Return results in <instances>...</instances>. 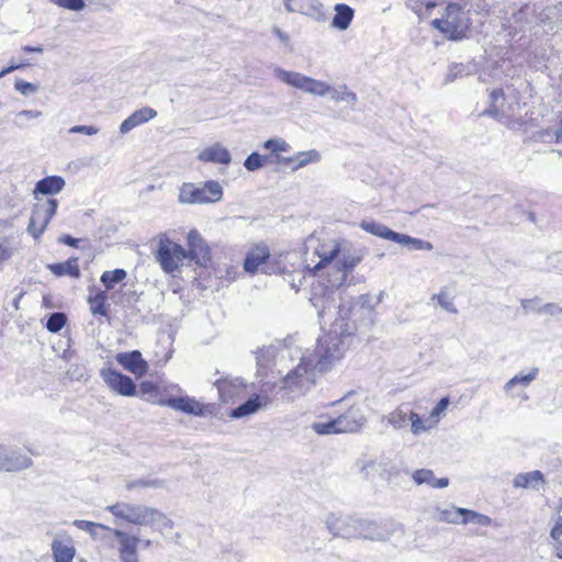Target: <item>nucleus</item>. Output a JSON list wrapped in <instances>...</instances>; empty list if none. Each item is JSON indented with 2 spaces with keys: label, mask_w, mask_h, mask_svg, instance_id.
Returning <instances> with one entry per match:
<instances>
[{
  "label": "nucleus",
  "mask_w": 562,
  "mask_h": 562,
  "mask_svg": "<svg viewBox=\"0 0 562 562\" xmlns=\"http://www.w3.org/2000/svg\"><path fill=\"white\" fill-rule=\"evenodd\" d=\"M362 260V254L360 250L346 251L342 250L341 257L336 261V268L338 273L341 274L339 283H331L330 288L339 289L345 282L347 273L352 270Z\"/></svg>",
  "instance_id": "nucleus-21"
},
{
  "label": "nucleus",
  "mask_w": 562,
  "mask_h": 562,
  "mask_svg": "<svg viewBox=\"0 0 562 562\" xmlns=\"http://www.w3.org/2000/svg\"><path fill=\"white\" fill-rule=\"evenodd\" d=\"M263 148L272 153L288 151L290 145L282 138H269L263 143Z\"/></svg>",
  "instance_id": "nucleus-52"
},
{
  "label": "nucleus",
  "mask_w": 562,
  "mask_h": 562,
  "mask_svg": "<svg viewBox=\"0 0 562 562\" xmlns=\"http://www.w3.org/2000/svg\"><path fill=\"white\" fill-rule=\"evenodd\" d=\"M156 258L159 261L162 270L167 273L175 272L179 267L175 258V255L170 248L169 239H161L159 241Z\"/></svg>",
  "instance_id": "nucleus-29"
},
{
  "label": "nucleus",
  "mask_w": 562,
  "mask_h": 562,
  "mask_svg": "<svg viewBox=\"0 0 562 562\" xmlns=\"http://www.w3.org/2000/svg\"><path fill=\"white\" fill-rule=\"evenodd\" d=\"M295 12L311 16L318 22H323L327 18L324 11V7L318 0L302 1L301 4L296 7Z\"/></svg>",
  "instance_id": "nucleus-33"
},
{
  "label": "nucleus",
  "mask_w": 562,
  "mask_h": 562,
  "mask_svg": "<svg viewBox=\"0 0 562 562\" xmlns=\"http://www.w3.org/2000/svg\"><path fill=\"white\" fill-rule=\"evenodd\" d=\"M449 404L450 398L448 396L441 397L436 404V406L432 408L431 416H439L440 414H442L447 409Z\"/></svg>",
  "instance_id": "nucleus-61"
},
{
  "label": "nucleus",
  "mask_w": 562,
  "mask_h": 562,
  "mask_svg": "<svg viewBox=\"0 0 562 562\" xmlns=\"http://www.w3.org/2000/svg\"><path fill=\"white\" fill-rule=\"evenodd\" d=\"M406 5L420 16L424 9L426 12H430L436 7V2L431 0H406Z\"/></svg>",
  "instance_id": "nucleus-48"
},
{
  "label": "nucleus",
  "mask_w": 562,
  "mask_h": 562,
  "mask_svg": "<svg viewBox=\"0 0 562 562\" xmlns=\"http://www.w3.org/2000/svg\"><path fill=\"white\" fill-rule=\"evenodd\" d=\"M266 159L267 158L265 156L260 155L257 151H254L250 155H248L247 158L245 159L244 167L248 171H256L263 167Z\"/></svg>",
  "instance_id": "nucleus-49"
},
{
  "label": "nucleus",
  "mask_w": 562,
  "mask_h": 562,
  "mask_svg": "<svg viewBox=\"0 0 562 562\" xmlns=\"http://www.w3.org/2000/svg\"><path fill=\"white\" fill-rule=\"evenodd\" d=\"M99 130L93 125H75L69 128V133L71 134H85V135H95Z\"/></svg>",
  "instance_id": "nucleus-59"
},
{
  "label": "nucleus",
  "mask_w": 562,
  "mask_h": 562,
  "mask_svg": "<svg viewBox=\"0 0 562 562\" xmlns=\"http://www.w3.org/2000/svg\"><path fill=\"white\" fill-rule=\"evenodd\" d=\"M65 184L66 182L63 177L47 176L36 182L33 194L35 199H40L38 194L54 195L59 193L64 189Z\"/></svg>",
  "instance_id": "nucleus-26"
},
{
  "label": "nucleus",
  "mask_w": 562,
  "mask_h": 562,
  "mask_svg": "<svg viewBox=\"0 0 562 562\" xmlns=\"http://www.w3.org/2000/svg\"><path fill=\"white\" fill-rule=\"evenodd\" d=\"M408 419L411 420V429L414 435H420L431 427L430 425H425L422 417L415 412H409Z\"/></svg>",
  "instance_id": "nucleus-51"
},
{
  "label": "nucleus",
  "mask_w": 562,
  "mask_h": 562,
  "mask_svg": "<svg viewBox=\"0 0 562 562\" xmlns=\"http://www.w3.org/2000/svg\"><path fill=\"white\" fill-rule=\"evenodd\" d=\"M222 198L223 188L215 180L205 181L202 186L184 183L179 194V201L187 204L215 203Z\"/></svg>",
  "instance_id": "nucleus-6"
},
{
  "label": "nucleus",
  "mask_w": 562,
  "mask_h": 562,
  "mask_svg": "<svg viewBox=\"0 0 562 562\" xmlns=\"http://www.w3.org/2000/svg\"><path fill=\"white\" fill-rule=\"evenodd\" d=\"M374 464H375V462L373 460H364V459L359 460L358 467H359L360 474H362L364 477H368L369 469L373 468Z\"/></svg>",
  "instance_id": "nucleus-62"
},
{
  "label": "nucleus",
  "mask_w": 562,
  "mask_h": 562,
  "mask_svg": "<svg viewBox=\"0 0 562 562\" xmlns=\"http://www.w3.org/2000/svg\"><path fill=\"white\" fill-rule=\"evenodd\" d=\"M36 200V203L32 206L26 232L35 240H38L46 231L50 220L55 216L59 203L55 198Z\"/></svg>",
  "instance_id": "nucleus-8"
},
{
  "label": "nucleus",
  "mask_w": 562,
  "mask_h": 562,
  "mask_svg": "<svg viewBox=\"0 0 562 562\" xmlns=\"http://www.w3.org/2000/svg\"><path fill=\"white\" fill-rule=\"evenodd\" d=\"M100 375L106 383V385L117 394L122 396L136 395V384L128 375H125L122 372L112 368L101 369Z\"/></svg>",
  "instance_id": "nucleus-11"
},
{
  "label": "nucleus",
  "mask_w": 562,
  "mask_h": 562,
  "mask_svg": "<svg viewBox=\"0 0 562 562\" xmlns=\"http://www.w3.org/2000/svg\"><path fill=\"white\" fill-rule=\"evenodd\" d=\"M217 389L220 400L223 403H228L244 395L246 384L243 379L238 376H223L214 382Z\"/></svg>",
  "instance_id": "nucleus-14"
},
{
  "label": "nucleus",
  "mask_w": 562,
  "mask_h": 562,
  "mask_svg": "<svg viewBox=\"0 0 562 562\" xmlns=\"http://www.w3.org/2000/svg\"><path fill=\"white\" fill-rule=\"evenodd\" d=\"M546 485V479L541 471L533 470L530 472L518 473L513 479V486L516 488H527L532 491H540Z\"/></svg>",
  "instance_id": "nucleus-22"
},
{
  "label": "nucleus",
  "mask_w": 562,
  "mask_h": 562,
  "mask_svg": "<svg viewBox=\"0 0 562 562\" xmlns=\"http://www.w3.org/2000/svg\"><path fill=\"white\" fill-rule=\"evenodd\" d=\"M350 336L346 330L338 334L336 330L323 335L317 339L316 348L301 357L300 363L283 378V389L299 396L307 392L316 382L319 374L331 368L335 361L342 358L346 345L344 336Z\"/></svg>",
  "instance_id": "nucleus-1"
},
{
  "label": "nucleus",
  "mask_w": 562,
  "mask_h": 562,
  "mask_svg": "<svg viewBox=\"0 0 562 562\" xmlns=\"http://www.w3.org/2000/svg\"><path fill=\"white\" fill-rule=\"evenodd\" d=\"M161 406H167L173 408L176 411L194 415V416H204L205 407L202 403L196 401L193 397L189 396H170L167 398H162L159 401Z\"/></svg>",
  "instance_id": "nucleus-16"
},
{
  "label": "nucleus",
  "mask_w": 562,
  "mask_h": 562,
  "mask_svg": "<svg viewBox=\"0 0 562 562\" xmlns=\"http://www.w3.org/2000/svg\"><path fill=\"white\" fill-rule=\"evenodd\" d=\"M379 467L381 469L380 476L389 483H392L393 479L400 475L401 470L390 460L382 459L379 462Z\"/></svg>",
  "instance_id": "nucleus-43"
},
{
  "label": "nucleus",
  "mask_w": 562,
  "mask_h": 562,
  "mask_svg": "<svg viewBox=\"0 0 562 562\" xmlns=\"http://www.w3.org/2000/svg\"><path fill=\"white\" fill-rule=\"evenodd\" d=\"M33 461L19 449L0 445V471L15 472L30 468Z\"/></svg>",
  "instance_id": "nucleus-12"
},
{
  "label": "nucleus",
  "mask_w": 562,
  "mask_h": 562,
  "mask_svg": "<svg viewBox=\"0 0 562 562\" xmlns=\"http://www.w3.org/2000/svg\"><path fill=\"white\" fill-rule=\"evenodd\" d=\"M305 247L306 249L313 247L314 256L319 258L318 262L313 268H310L313 272L321 270L327 263L331 262L340 252V247L337 243L333 241L330 245H319L313 236L306 240Z\"/></svg>",
  "instance_id": "nucleus-18"
},
{
  "label": "nucleus",
  "mask_w": 562,
  "mask_h": 562,
  "mask_svg": "<svg viewBox=\"0 0 562 562\" xmlns=\"http://www.w3.org/2000/svg\"><path fill=\"white\" fill-rule=\"evenodd\" d=\"M381 296L382 293L379 295L375 302H372L373 299L370 294H362L358 297L357 303L349 308V312L352 313V311L359 306V308L364 310L368 313H371L374 305L381 302Z\"/></svg>",
  "instance_id": "nucleus-46"
},
{
  "label": "nucleus",
  "mask_w": 562,
  "mask_h": 562,
  "mask_svg": "<svg viewBox=\"0 0 562 562\" xmlns=\"http://www.w3.org/2000/svg\"><path fill=\"white\" fill-rule=\"evenodd\" d=\"M136 487H153L160 488L164 487V481L158 479H139L127 483L126 488L128 491Z\"/></svg>",
  "instance_id": "nucleus-50"
},
{
  "label": "nucleus",
  "mask_w": 562,
  "mask_h": 562,
  "mask_svg": "<svg viewBox=\"0 0 562 562\" xmlns=\"http://www.w3.org/2000/svg\"><path fill=\"white\" fill-rule=\"evenodd\" d=\"M294 159L295 165L292 167V169L295 171L307 166L308 164L318 162L321 160V154L316 149L299 151L294 155Z\"/></svg>",
  "instance_id": "nucleus-39"
},
{
  "label": "nucleus",
  "mask_w": 562,
  "mask_h": 562,
  "mask_svg": "<svg viewBox=\"0 0 562 562\" xmlns=\"http://www.w3.org/2000/svg\"><path fill=\"white\" fill-rule=\"evenodd\" d=\"M531 138L536 142L541 143H557L555 142V131L550 128L539 130L532 133Z\"/></svg>",
  "instance_id": "nucleus-54"
},
{
  "label": "nucleus",
  "mask_w": 562,
  "mask_h": 562,
  "mask_svg": "<svg viewBox=\"0 0 562 562\" xmlns=\"http://www.w3.org/2000/svg\"><path fill=\"white\" fill-rule=\"evenodd\" d=\"M364 422L366 419L360 408L355 406H351L347 412L336 418L339 434L356 432L363 426Z\"/></svg>",
  "instance_id": "nucleus-20"
},
{
  "label": "nucleus",
  "mask_w": 562,
  "mask_h": 562,
  "mask_svg": "<svg viewBox=\"0 0 562 562\" xmlns=\"http://www.w3.org/2000/svg\"><path fill=\"white\" fill-rule=\"evenodd\" d=\"M432 299H436L438 304L447 312L449 313H452V314H457L458 313V310L457 307L454 306L453 302L451 300H449L448 295L446 294V292L443 291H440L438 294H435L432 296Z\"/></svg>",
  "instance_id": "nucleus-56"
},
{
  "label": "nucleus",
  "mask_w": 562,
  "mask_h": 562,
  "mask_svg": "<svg viewBox=\"0 0 562 562\" xmlns=\"http://www.w3.org/2000/svg\"><path fill=\"white\" fill-rule=\"evenodd\" d=\"M263 405L262 398L258 395L249 397L246 402L233 408L229 416L238 419L257 413Z\"/></svg>",
  "instance_id": "nucleus-32"
},
{
  "label": "nucleus",
  "mask_w": 562,
  "mask_h": 562,
  "mask_svg": "<svg viewBox=\"0 0 562 562\" xmlns=\"http://www.w3.org/2000/svg\"><path fill=\"white\" fill-rule=\"evenodd\" d=\"M540 314L557 315L562 313V306L554 303H548L537 310Z\"/></svg>",
  "instance_id": "nucleus-60"
},
{
  "label": "nucleus",
  "mask_w": 562,
  "mask_h": 562,
  "mask_svg": "<svg viewBox=\"0 0 562 562\" xmlns=\"http://www.w3.org/2000/svg\"><path fill=\"white\" fill-rule=\"evenodd\" d=\"M464 510L465 508L461 507H451V508H443L437 509V516L436 519L442 522L448 524H462V518L464 517Z\"/></svg>",
  "instance_id": "nucleus-37"
},
{
  "label": "nucleus",
  "mask_w": 562,
  "mask_h": 562,
  "mask_svg": "<svg viewBox=\"0 0 562 562\" xmlns=\"http://www.w3.org/2000/svg\"><path fill=\"white\" fill-rule=\"evenodd\" d=\"M170 248L175 255V258L177 260V263L179 265L180 261L189 258V250H186L180 244L173 243L170 240Z\"/></svg>",
  "instance_id": "nucleus-58"
},
{
  "label": "nucleus",
  "mask_w": 562,
  "mask_h": 562,
  "mask_svg": "<svg viewBox=\"0 0 562 562\" xmlns=\"http://www.w3.org/2000/svg\"><path fill=\"white\" fill-rule=\"evenodd\" d=\"M126 276L127 273L124 269L116 268L114 270L104 271L100 277V281L105 290L109 291L114 289L117 283L122 282Z\"/></svg>",
  "instance_id": "nucleus-36"
},
{
  "label": "nucleus",
  "mask_w": 562,
  "mask_h": 562,
  "mask_svg": "<svg viewBox=\"0 0 562 562\" xmlns=\"http://www.w3.org/2000/svg\"><path fill=\"white\" fill-rule=\"evenodd\" d=\"M54 4L70 10V11H82L86 7V0H50Z\"/></svg>",
  "instance_id": "nucleus-53"
},
{
  "label": "nucleus",
  "mask_w": 562,
  "mask_h": 562,
  "mask_svg": "<svg viewBox=\"0 0 562 562\" xmlns=\"http://www.w3.org/2000/svg\"><path fill=\"white\" fill-rule=\"evenodd\" d=\"M407 416L409 417V413L407 411H404L402 407H398L397 409L389 414L387 422L395 429H401L406 426Z\"/></svg>",
  "instance_id": "nucleus-45"
},
{
  "label": "nucleus",
  "mask_w": 562,
  "mask_h": 562,
  "mask_svg": "<svg viewBox=\"0 0 562 562\" xmlns=\"http://www.w3.org/2000/svg\"><path fill=\"white\" fill-rule=\"evenodd\" d=\"M412 479L417 485L427 484L435 488H443L449 485L448 477L436 479L434 471L429 469H418L414 471Z\"/></svg>",
  "instance_id": "nucleus-31"
},
{
  "label": "nucleus",
  "mask_w": 562,
  "mask_h": 562,
  "mask_svg": "<svg viewBox=\"0 0 562 562\" xmlns=\"http://www.w3.org/2000/svg\"><path fill=\"white\" fill-rule=\"evenodd\" d=\"M468 18L458 3L450 2L447 4L445 14L441 19H435L431 24L439 30L449 40H460L464 36L468 29Z\"/></svg>",
  "instance_id": "nucleus-5"
},
{
  "label": "nucleus",
  "mask_w": 562,
  "mask_h": 562,
  "mask_svg": "<svg viewBox=\"0 0 562 562\" xmlns=\"http://www.w3.org/2000/svg\"><path fill=\"white\" fill-rule=\"evenodd\" d=\"M14 88L24 97H29L38 90V87L36 85L27 82L23 79H16Z\"/></svg>",
  "instance_id": "nucleus-55"
},
{
  "label": "nucleus",
  "mask_w": 562,
  "mask_h": 562,
  "mask_svg": "<svg viewBox=\"0 0 562 562\" xmlns=\"http://www.w3.org/2000/svg\"><path fill=\"white\" fill-rule=\"evenodd\" d=\"M462 524H474L477 526L487 527L492 525V518L486 515L465 508L464 517L462 518Z\"/></svg>",
  "instance_id": "nucleus-41"
},
{
  "label": "nucleus",
  "mask_w": 562,
  "mask_h": 562,
  "mask_svg": "<svg viewBox=\"0 0 562 562\" xmlns=\"http://www.w3.org/2000/svg\"><path fill=\"white\" fill-rule=\"evenodd\" d=\"M475 72V65L473 63H452L449 66L448 72L445 78V83H450L459 78L471 76Z\"/></svg>",
  "instance_id": "nucleus-34"
},
{
  "label": "nucleus",
  "mask_w": 562,
  "mask_h": 562,
  "mask_svg": "<svg viewBox=\"0 0 562 562\" xmlns=\"http://www.w3.org/2000/svg\"><path fill=\"white\" fill-rule=\"evenodd\" d=\"M538 373L539 369L537 367L531 368L526 374L520 372L506 382L504 390L509 391L516 385H522L526 387L537 378Z\"/></svg>",
  "instance_id": "nucleus-38"
},
{
  "label": "nucleus",
  "mask_w": 562,
  "mask_h": 562,
  "mask_svg": "<svg viewBox=\"0 0 562 562\" xmlns=\"http://www.w3.org/2000/svg\"><path fill=\"white\" fill-rule=\"evenodd\" d=\"M490 98L491 104L483 111V115L492 116L516 132L527 133L538 126L532 117V112L526 111L524 115L521 114L525 104H521L516 97L505 99L502 89H494Z\"/></svg>",
  "instance_id": "nucleus-2"
},
{
  "label": "nucleus",
  "mask_w": 562,
  "mask_h": 562,
  "mask_svg": "<svg viewBox=\"0 0 562 562\" xmlns=\"http://www.w3.org/2000/svg\"><path fill=\"white\" fill-rule=\"evenodd\" d=\"M42 116H43V113L38 110H22L16 113L13 124L18 128L23 130V128L27 127L26 121L40 119Z\"/></svg>",
  "instance_id": "nucleus-44"
},
{
  "label": "nucleus",
  "mask_w": 562,
  "mask_h": 562,
  "mask_svg": "<svg viewBox=\"0 0 562 562\" xmlns=\"http://www.w3.org/2000/svg\"><path fill=\"white\" fill-rule=\"evenodd\" d=\"M46 268L58 278L67 276L79 279L81 277L78 257H70L63 262L48 263Z\"/></svg>",
  "instance_id": "nucleus-25"
},
{
  "label": "nucleus",
  "mask_w": 562,
  "mask_h": 562,
  "mask_svg": "<svg viewBox=\"0 0 562 562\" xmlns=\"http://www.w3.org/2000/svg\"><path fill=\"white\" fill-rule=\"evenodd\" d=\"M108 293L106 291L99 290L94 295L88 296V303L90 304V311L93 315H108Z\"/></svg>",
  "instance_id": "nucleus-35"
},
{
  "label": "nucleus",
  "mask_w": 562,
  "mask_h": 562,
  "mask_svg": "<svg viewBox=\"0 0 562 562\" xmlns=\"http://www.w3.org/2000/svg\"><path fill=\"white\" fill-rule=\"evenodd\" d=\"M198 159L203 162L229 165L232 156L227 148L222 146L220 143H215L212 146L202 149L198 154Z\"/></svg>",
  "instance_id": "nucleus-23"
},
{
  "label": "nucleus",
  "mask_w": 562,
  "mask_h": 562,
  "mask_svg": "<svg viewBox=\"0 0 562 562\" xmlns=\"http://www.w3.org/2000/svg\"><path fill=\"white\" fill-rule=\"evenodd\" d=\"M54 562H72L76 555V548L70 538L61 540L55 538L50 544Z\"/></svg>",
  "instance_id": "nucleus-27"
},
{
  "label": "nucleus",
  "mask_w": 562,
  "mask_h": 562,
  "mask_svg": "<svg viewBox=\"0 0 562 562\" xmlns=\"http://www.w3.org/2000/svg\"><path fill=\"white\" fill-rule=\"evenodd\" d=\"M111 532L119 542V555L122 562H139L137 554V546L140 538L130 535L120 529H112Z\"/></svg>",
  "instance_id": "nucleus-13"
},
{
  "label": "nucleus",
  "mask_w": 562,
  "mask_h": 562,
  "mask_svg": "<svg viewBox=\"0 0 562 562\" xmlns=\"http://www.w3.org/2000/svg\"><path fill=\"white\" fill-rule=\"evenodd\" d=\"M310 301L312 305L317 310V315L321 319L329 314L331 310L336 308L333 291H329L328 286H314Z\"/></svg>",
  "instance_id": "nucleus-19"
},
{
  "label": "nucleus",
  "mask_w": 562,
  "mask_h": 562,
  "mask_svg": "<svg viewBox=\"0 0 562 562\" xmlns=\"http://www.w3.org/2000/svg\"><path fill=\"white\" fill-rule=\"evenodd\" d=\"M67 323V317L65 313L54 312L48 315L46 321V329L49 333L56 334L63 329V327Z\"/></svg>",
  "instance_id": "nucleus-42"
},
{
  "label": "nucleus",
  "mask_w": 562,
  "mask_h": 562,
  "mask_svg": "<svg viewBox=\"0 0 562 562\" xmlns=\"http://www.w3.org/2000/svg\"><path fill=\"white\" fill-rule=\"evenodd\" d=\"M78 529L88 532L93 539L100 538L99 531L106 530L111 531L112 529L105 525L99 522H92L89 520L76 519L72 522Z\"/></svg>",
  "instance_id": "nucleus-40"
},
{
  "label": "nucleus",
  "mask_w": 562,
  "mask_h": 562,
  "mask_svg": "<svg viewBox=\"0 0 562 562\" xmlns=\"http://www.w3.org/2000/svg\"><path fill=\"white\" fill-rule=\"evenodd\" d=\"M116 362L136 378H142L148 371V363L139 350L119 352L115 356Z\"/></svg>",
  "instance_id": "nucleus-17"
},
{
  "label": "nucleus",
  "mask_w": 562,
  "mask_h": 562,
  "mask_svg": "<svg viewBox=\"0 0 562 562\" xmlns=\"http://www.w3.org/2000/svg\"><path fill=\"white\" fill-rule=\"evenodd\" d=\"M312 429L318 435L339 434L336 418L328 422H316L312 424Z\"/></svg>",
  "instance_id": "nucleus-47"
},
{
  "label": "nucleus",
  "mask_w": 562,
  "mask_h": 562,
  "mask_svg": "<svg viewBox=\"0 0 562 562\" xmlns=\"http://www.w3.org/2000/svg\"><path fill=\"white\" fill-rule=\"evenodd\" d=\"M188 247L190 259L195 263L206 267L211 261V250L207 243L196 229L188 234Z\"/></svg>",
  "instance_id": "nucleus-15"
},
{
  "label": "nucleus",
  "mask_w": 562,
  "mask_h": 562,
  "mask_svg": "<svg viewBox=\"0 0 562 562\" xmlns=\"http://www.w3.org/2000/svg\"><path fill=\"white\" fill-rule=\"evenodd\" d=\"M273 72L283 83L313 95L325 97L331 90V86L326 81L314 79L301 72L285 70L281 67H276Z\"/></svg>",
  "instance_id": "nucleus-7"
},
{
  "label": "nucleus",
  "mask_w": 562,
  "mask_h": 562,
  "mask_svg": "<svg viewBox=\"0 0 562 562\" xmlns=\"http://www.w3.org/2000/svg\"><path fill=\"white\" fill-rule=\"evenodd\" d=\"M394 533L393 524L386 521H375L359 517L358 538L371 541H386Z\"/></svg>",
  "instance_id": "nucleus-10"
},
{
  "label": "nucleus",
  "mask_w": 562,
  "mask_h": 562,
  "mask_svg": "<svg viewBox=\"0 0 562 562\" xmlns=\"http://www.w3.org/2000/svg\"><path fill=\"white\" fill-rule=\"evenodd\" d=\"M108 510L116 518L133 525L148 526L159 531L173 527V521L154 507L122 502L109 506Z\"/></svg>",
  "instance_id": "nucleus-3"
},
{
  "label": "nucleus",
  "mask_w": 562,
  "mask_h": 562,
  "mask_svg": "<svg viewBox=\"0 0 562 562\" xmlns=\"http://www.w3.org/2000/svg\"><path fill=\"white\" fill-rule=\"evenodd\" d=\"M139 391L143 395L145 394H151V393H155L157 391V386L154 382L151 381H143L140 382L139 384Z\"/></svg>",
  "instance_id": "nucleus-64"
},
{
  "label": "nucleus",
  "mask_w": 562,
  "mask_h": 562,
  "mask_svg": "<svg viewBox=\"0 0 562 562\" xmlns=\"http://www.w3.org/2000/svg\"><path fill=\"white\" fill-rule=\"evenodd\" d=\"M551 538L555 541L557 544L562 547V515L558 517L555 520L551 531Z\"/></svg>",
  "instance_id": "nucleus-57"
},
{
  "label": "nucleus",
  "mask_w": 562,
  "mask_h": 562,
  "mask_svg": "<svg viewBox=\"0 0 562 562\" xmlns=\"http://www.w3.org/2000/svg\"><path fill=\"white\" fill-rule=\"evenodd\" d=\"M156 115L157 111L149 106H144L139 110H136L121 123L120 132L122 134H126L133 128L153 120L156 117Z\"/></svg>",
  "instance_id": "nucleus-24"
},
{
  "label": "nucleus",
  "mask_w": 562,
  "mask_h": 562,
  "mask_svg": "<svg viewBox=\"0 0 562 562\" xmlns=\"http://www.w3.org/2000/svg\"><path fill=\"white\" fill-rule=\"evenodd\" d=\"M270 257V251L267 246H256L252 248L244 260V269L246 272L255 273L259 267L263 265Z\"/></svg>",
  "instance_id": "nucleus-28"
},
{
  "label": "nucleus",
  "mask_w": 562,
  "mask_h": 562,
  "mask_svg": "<svg viewBox=\"0 0 562 562\" xmlns=\"http://www.w3.org/2000/svg\"><path fill=\"white\" fill-rule=\"evenodd\" d=\"M340 89L344 90V101H347L350 105H355L358 102L357 94L348 90V87L346 85H341Z\"/></svg>",
  "instance_id": "nucleus-63"
},
{
  "label": "nucleus",
  "mask_w": 562,
  "mask_h": 562,
  "mask_svg": "<svg viewBox=\"0 0 562 562\" xmlns=\"http://www.w3.org/2000/svg\"><path fill=\"white\" fill-rule=\"evenodd\" d=\"M360 227L367 233L381 237L386 240L394 241L402 246H405L409 250H432L434 245L430 241L412 237L406 234L397 233L382 223L373 220H364L361 222Z\"/></svg>",
  "instance_id": "nucleus-4"
},
{
  "label": "nucleus",
  "mask_w": 562,
  "mask_h": 562,
  "mask_svg": "<svg viewBox=\"0 0 562 562\" xmlns=\"http://www.w3.org/2000/svg\"><path fill=\"white\" fill-rule=\"evenodd\" d=\"M358 522L359 517L348 515L336 516L335 514H329L325 520L328 531L334 537L344 539L358 538Z\"/></svg>",
  "instance_id": "nucleus-9"
},
{
  "label": "nucleus",
  "mask_w": 562,
  "mask_h": 562,
  "mask_svg": "<svg viewBox=\"0 0 562 562\" xmlns=\"http://www.w3.org/2000/svg\"><path fill=\"white\" fill-rule=\"evenodd\" d=\"M334 11L335 14L331 20V26L339 31L347 30L353 20L355 10L346 3H337L334 7Z\"/></svg>",
  "instance_id": "nucleus-30"
}]
</instances>
